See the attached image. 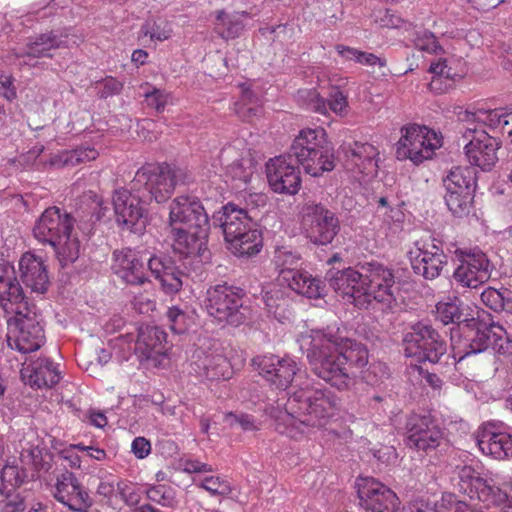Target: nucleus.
I'll list each match as a JSON object with an SVG mask.
<instances>
[{"instance_id": "nucleus-36", "label": "nucleus", "mask_w": 512, "mask_h": 512, "mask_svg": "<svg viewBox=\"0 0 512 512\" xmlns=\"http://www.w3.org/2000/svg\"><path fill=\"white\" fill-rule=\"evenodd\" d=\"M63 43L61 37L55 32L43 33L30 40L22 51L16 53V57H52L51 51L62 47Z\"/></svg>"}, {"instance_id": "nucleus-55", "label": "nucleus", "mask_w": 512, "mask_h": 512, "mask_svg": "<svg viewBox=\"0 0 512 512\" xmlns=\"http://www.w3.org/2000/svg\"><path fill=\"white\" fill-rule=\"evenodd\" d=\"M123 83L112 76L106 77L101 83L97 91V96L100 99H107L109 97L119 95L123 90Z\"/></svg>"}, {"instance_id": "nucleus-62", "label": "nucleus", "mask_w": 512, "mask_h": 512, "mask_svg": "<svg viewBox=\"0 0 512 512\" xmlns=\"http://www.w3.org/2000/svg\"><path fill=\"white\" fill-rule=\"evenodd\" d=\"M131 449L138 459H143L150 454L151 444L144 437H136L132 442Z\"/></svg>"}, {"instance_id": "nucleus-21", "label": "nucleus", "mask_w": 512, "mask_h": 512, "mask_svg": "<svg viewBox=\"0 0 512 512\" xmlns=\"http://www.w3.org/2000/svg\"><path fill=\"white\" fill-rule=\"evenodd\" d=\"M253 363L267 382L282 390L287 389L301 374L297 362L290 357L258 356L253 359Z\"/></svg>"}, {"instance_id": "nucleus-39", "label": "nucleus", "mask_w": 512, "mask_h": 512, "mask_svg": "<svg viewBox=\"0 0 512 512\" xmlns=\"http://www.w3.org/2000/svg\"><path fill=\"white\" fill-rule=\"evenodd\" d=\"M475 195L445 194L444 200L448 210L456 218L474 216Z\"/></svg>"}, {"instance_id": "nucleus-2", "label": "nucleus", "mask_w": 512, "mask_h": 512, "mask_svg": "<svg viewBox=\"0 0 512 512\" xmlns=\"http://www.w3.org/2000/svg\"><path fill=\"white\" fill-rule=\"evenodd\" d=\"M325 278L331 288L351 299L360 309L375 308L377 304L390 306L395 300L392 292L394 274L378 262H366L360 271L351 267L329 270Z\"/></svg>"}, {"instance_id": "nucleus-58", "label": "nucleus", "mask_w": 512, "mask_h": 512, "mask_svg": "<svg viewBox=\"0 0 512 512\" xmlns=\"http://www.w3.org/2000/svg\"><path fill=\"white\" fill-rule=\"evenodd\" d=\"M327 110L330 109L335 114L343 115L348 107L347 96L338 88H333L329 94V100L326 101Z\"/></svg>"}, {"instance_id": "nucleus-19", "label": "nucleus", "mask_w": 512, "mask_h": 512, "mask_svg": "<svg viewBox=\"0 0 512 512\" xmlns=\"http://www.w3.org/2000/svg\"><path fill=\"white\" fill-rule=\"evenodd\" d=\"M495 323H488L479 318H466L460 324V333L463 337L457 346H453L458 361L465 357L482 353L491 346V334Z\"/></svg>"}, {"instance_id": "nucleus-35", "label": "nucleus", "mask_w": 512, "mask_h": 512, "mask_svg": "<svg viewBox=\"0 0 512 512\" xmlns=\"http://www.w3.org/2000/svg\"><path fill=\"white\" fill-rule=\"evenodd\" d=\"M237 154L232 147L225 148L221 151L220 160L225 165L226 174L233 180L240 181L244 184L248 183L255 172V161L251 156H242L229 162L230 158Z\"/></svg>"}, {"instance_id": "nucleus-9", "label": "nucleus", "mask_w": 512, "mask_h": 512, "mask_svg": "<svg viewBox=\"0 0 512 512\" xmlns=\"http://www.w3.org/2000/svg\"><path fill=\"white\" fill-rule=\"evenodd\" d=\"M300 254L289 247H277L274 251L273 262L279 269L278 280L287 284L297 294L310 299L322 298L326 295V285L320 279L306 271L298 270Z\"/></svg>"}, {"instance_id": "nucleus-16", "label": "nucleus", "mask_w": 512, "mask_h": 512, "mask_svg": "<svg viewBox=\"0 0 512 512\" xmlns=\"http://www.w3.org/2000/svg\"><path fill=\"white\" fill-rule=\"evenodd\" d=\"M15 313L14 329L10 328L7 335V342L11 348L26 354L38 350L44 343V330L39 322L30 315L31 311L24 307L11 308Z\"/></svg>"}, {"instance_id": "nucleus-53", "label": "nucleus", "mask_w": 512, "mask_h": 512, "mask_svg": "<svg viewBox=\"0 0 512 512\" xmlns=\"http://www.w3.org/2000/svg\"><path fill=\"white\" fill-rule=\"evenodd\" d=\"M144 98L149 107L154 108L157 112H162L168 103L169 94L163 90L152 88L144 93Z\"/></svg>"}, {"instance_id": "nucleus-7", "label": "nucleus", "mask_w": 512, "mask_h": 512, "mask_svg": "<svg viewBox=\"0 0 512 512\" xmlns=\"http://www.w3.org/2000/svg\"><path fill=\"white\" fill-rule=\"evenodd\" d=\"M214 219L219 222L228 249L238 257H252L262 249V235L248 212L233 203L222 207Z\"/></svg>"}, {"instance_id": "nucleus-24", "label": "nucleus", "mask_w": 512, "mask_h": 512, "mask_svg": "<svg viewBox=\"0 0 512 512\" xmlns=\"http://www.w3.org/2000/svg\"><path fill=\"white\" fill-rule=\"evenodd\" d=\"M112 270L128 285L143 286L149 282L147 263L139 252L130 248L114 251Z\"/></svg>"}, {"instance_id": "nucleus-29", "label": "nucleus", "mask_w": 512, "mask_h": 512, "mask_svg": "<svg viewBox=\"0 0 512 512\" xmlns=\"http://www.w3.org/2000/svg\"><path fill=\"white\" fill-rule=\"evenodd\" d=\"M180 255V264L172 271L166 274L159 282L162 290L166 294L179 292L187 282L192 272L200 269L204 262L210 258H203L198 254L178 253Z\"/></svg>"}, {"instance_id": "nucleus-12", "label": "nucleus", "mask_w": 512, "mask_h": 512, "mask_svg": "<svg viewBox=\"0 0 512 512\" xmlns=\"http://www.w3.org/2000/svg\"><path fill=\"white\" fill-rule=\"evenodd\" d=\"M406 445L426 455L443 454L450 449L444 431L430 415H411L406 422Z\"/></svg>"}, {"instance_id": "nucleus-49", "label": "nucleus", "mask_w": 512, "mask_h": 512, "mask_svg": "<svg viewBox=\"0 0 512 512\" xmlns=\"http://www.w3.org/2000/svg\"><path fill=\"white\" fill-rule=\"evenodd\" d=\"M147 497L151 501L164 507H174L176 505L173 489L165 485H157L149 488L147 490Z\"/></svg>"}, {"instance_id": "nucleus-57", "label": "nucleus", "mask_w": 512, "mask_h": 512, "mask_svg": "<svg viewBox=\"0 0 512 512\" xmlns=\"http://www.w3.org/2000/svg\"><path fill=\"white\" fill-rule=\"evenodd\" d=\"M117 491L121 498L129 506H134L140 502L141 496L134 484L127 481L117 483Z\"/></svg>"}, {"instance_id": "nucleus-26", "label": "nucleus", "mask_w": 512, "mask_h": 512, "mask_svg": "<svg viewBox=\"0 0 512 512\" xmlns=\"http://www.w3.org/2000/svg\"><path fill=\"white\" fill-rule=\"evenodd\" d=\"M476 443L483 454L494 459L512 456V434L502 431L496 423L483 424L476 433Z\"/></svg>"}, {"instance_id": "nucleus-5", "label": "nucleus", "mask_w": 512, "mask_h": 512, "mask_svg": "<svg viewBox=\"0 0 512 512\" xmlns=\"http://www.w3.org/2000/svg\"><path fill=\"white\" fill-rule=\"evenodd\" d=\"M306 357L313 373L338 390L347 389L354 377L335 345L333 329L312 330Z\"/></svg>"}, {"instance_id": "nucleus-33", "label": "nucleus", "mask_w": 512, "mask_h": 512, "mask_svg": "<svg viewBox=\"0 0 512 512\" xmlns=\"http://www.w3.org/2000/svg\"><path fill=\"white\" fill-rule=\"evenodd\" d=\"M411 267L415 274L427 280H433L440 276L447 264V256L444 252H410Z\"/></svg>"}, {"instance_id": "nucleus-60", "label": "nucleus", "mask_w": 512, "mask_h": 512, "mask_svg": "<svg viewBox=\"0 0 512 512\" xmlns=\"http://www.w3.org/2000/svg\"><path fill=\"white\" fill-rule=\"evenodd\" d=\"M441 507L446 508L447 512H482L470 508L464 501L458 500L454 494H443L441 498Z\"/></svg>"}, {"instance_id": "nucleus-44", "label": "nucleus", "mask_w": 512, "mask_h": 512, "mask_svg": "<svg viewBox=\"0 0 512 512\" xmlns=\"http://www.w3.org/2000/svg\"><path fill=\"white\" fill-rule=\"evenodd\" d=\"M198 487L206 490L212 496L226 497L232 492L230 483L219 476H205L193 479Z\"/></svg>"}, {"instance_id": "nucleus-56", "label": "nucleus", "mask_w": 512, "mask_h": 512, "mask_svg": "<svg viewBox=\"0 0 512 512\" xmlns=\"http://www.w3.org/2000/svg\"><path fill=\"white\" fill-rule=\"evenodd\" d=\"M415 46L419 50L429 53H438V51L442 50L434 34L429 31H423L418 34L415 39Z\"/></svg>"}, {"instance_id": "nucleus-10", "label": "nucleus", "mask_w": 512, "mask_h": 512, "mask_svg": "<svg viewBox=\"0 0 512 512\" xmlns=\"http://www.w3.org/2000/svg\"><path fill=\"white\" fill-rule=\"evenodd\" d=\"M244 296L243 289L227 283L213 286L207 290L206 311L219 322L239 326L249 316V308L243 304Z\"/></svg>"}, {"instance_id": "nucleus-17", "label": "nucleus", "mask_w": 512, "mask_h": 512, "mask_svg": "<svg viewBox=\"0 0 512 512\" xmlns=\"http://www.w3.org/2000/svg\"><path fill=\"white\" fill-rule=\"evenodd\" d=\"M452 481L459 492L468 495L471 499L477 498L487 506L500 504L506 499L501 488L481 478L472 466H456Z\"/></svg>"}, {"instance_id": "nucleus-31", "label": "nucleus", "mask_w": 512, "mask_h": 512, "mask_svg": "<svg viewBox=\"0 0 512 512\" xmlns=\"http://www.w3.org/2000/svg\"><path fill=\"white\" fill-rule=\"evenodd\" d=\"M166 333L158 326L142 325L138 329L135 353L141 359H150L164 352Z\"/></svg>"}, {"instance_id": "nucleus-41", "label": "nucleus", "mask_w": 512, "mask_h": 512, "mask_svg": "<svg viewBox=\"0 0 512 512\" xmlns=\"http://www.w3.org/2000/svg\"><path fill=\"white\" fill-rule=\"evenodd\" d=\"M461 304L458 300L438 302L436 305V318L444 325L456 324L460 332V324L463 323Z\"/></svg>"}, {"instance_id": "nucleus-6", "label": "nucleus", "mask_w": 512, "mask_h": 512, "mask_svg": "<svg viewBox=\"0 0 512 512\" xmlns=\"http://www.w3.org/2000/svg\"><path fill=\"white\" fill-rule=\"evenodd\" d=\"M74 220L70 214L53 206L47 208L33 228L35 238L49 244L62 267L74 263L80 253V242L72 236Z\"/></svg>"}, {"instance_id": "nucleus-34", "label": "nucleus", "mask_w": 512, "mask_h": 512, "mask_svg": "<svg viewBox=\"0 0 512 512\" xmlns=\"http://www.w3.org/2000/svg\"><path fill=\"white\" fill-rule=\"evenodd\" d=\"M28 374L31 386L51 388L60 381L58 368L47 358H38L22 369V375Z\"/></svg>"}, {"instance_id": "nucleus-3", "label": "nucleus", "mask_w": 512, "mask_h": 512, "mask_svg": "<svg viewBox=\"0 0 512 512\" xmlns=\"http://www.w3.org/2000/svg\"><path fill=\"white\" fill-rule=\"evenodd\" d=\"M277 430L291 438L325 426L340 409V399L329 390L300 388L285 403Z\"/></svg>"}, {"instance_id": "nucleus-64", "label": "nucleus", "mask_w": 512, "mask_h": 512, "mask_svg": "<svg viewBox=\"0 0 512 512\" xmlns=\"http://www.w3.org/2000/svg\"><path fill=\"white\" fill-rule=\"evenodd\" d=\"M184 471L187 473H208L212 472L211 465L200 462L199 460H187L184 463Z\"/></svg>"}, {"instance_id": "nucleus-40", "label": "nucleus", "mask_w": 512, "mask_h": 512, "mask_svg": "<svg viewBox=\"0 0 512 512\" xmlns=\"http://www.w3.org/2000/svg\"><path fill=\"white\" fill-rule=\"evenodd\" d=\"M429 72L433 74L429 87L432 91L436 92H442L451 86L450 83H445L443 87L442 79L446 82H453L460 77L457 73L452 71V68L447 65V61L445 59H440L436 63H431Z\"/></svg>"}, {"instance_id": "nucleus-51", "label": "nucleus", "mask_w": 512, "mask_h": 512, "mask_svg": "<svg viewBox=\"0 0 512 512\" xmlns=\"http://www.w3.org/2000/svg\"><path fill=\"white\" fill-rule=\"evenodd\" d=\"M167 319L170 329L176 334H183L190 325V318L187 314L174 306L167 311Z\"/></svg>"}, {"instance_id": "nucleus-54", "label": "nucleus", "mask_w": 512, "mask_h": 512, "mask_svg": "<svg viewBox=\"0 0 512 512\" xmlns=\"http://www.w3.org/2000/svg\"><path fill=\"white\" fill-rule=\"evenodd\" d=\"M98 153L94 148H78L65 154L64 163L76 165L82 162L94 160Z\"/></svg>"}, {"instance_id": "nucleus-27", "label": "nucleus", "mask_w": 512, "mask_h": 512, "mask_svg": "<svg viewBox=\"0 0 512 512\" xmlns=\"http://www.w3.org/2000/svg\"><path fill=\"white\" fill-rule=\"evenodd\" d=\"M347 166L360 174L374 177L378 172L377 149L370 143L353 142L342 147Z\"/></svg>"}, {"instance_id": "nucleus-46", "label": "nucleus", "mask_w": 512, "mask_h": 512, "mask_svg": "<svg viewBox=\"0 0 512 512\" xmlns=\"http://www.w3.org/2000/svg\"><path fill=\"white\" fill-rule=\"evenodd\" d=\"M253 97L251 91L245 90L242 95V102L236 104L235 111L244 121H251L262 113L261 105L254 104Z\"/></svg>"}, {"instance_id": "nucleus-23", "label": "nucleus", "mask_w": 512, "mask_h": 512, "mask_svg": "<svg viewBox=\"0 0 512 512\" xmlns=\"http://www.w3.org/2000/svg\"><path fill=\"white\" fill-rule=\"evenodd\" d=\"M360 505L369 512H396L398 497L378 480L366 477L357 480Z\"/></svg>"}, {"instance_id": "nucleus-14", "label": "nucleus", "mask_w": 512, "mask_h": 512, "mask_svg": "<svg viewBox=\"0 0 512 512\" xmlns=\"http://www.w3.org/2000/svg\"><path fill=\"white\" fill-rule=\"evenodd\" d=\"M401 131L404 133L396 148L399 160L410 159L415 164L422 163L430 159L441 145L437 134L425 126L411 125Z\"/></svg>"}, {"instance_id": "nucleus-43", "label": "nucleus", "mask_w": 512, "mask_h": 512, "mask_svg": "<svg viewBox=\"0 0 512 512\" xmlns=\"http://www.w3.org/2000/svg\"><path fill=\"white\" fill-rule=\"evenodd\" d=\"M511 294V291L506 288L497 290L495 288L488 287L481 293V300L491 310L499 312L504 310L512 301Z\"/></svg>"}, {"instance_id": "nucleus-11", "label": "nucleus", "mask_w": 512, "mask_h": 512, "mask_svg": "<svg viewBox=\"0 0 512 512\" xmlns=\"http://www.w3.org/2000/svg\"><path fill=\"white\" fill-rule=\"evenodd\" d=\"M404 352L420 362L436 364L447 352V343L429 323L419 321L410 326L403 336Z\"/></svg>"}, {"instance_id": "nucleus-38", "label": "nucleus", "mask_w": 512, "mask_h": 512, "mask_svg": "<svg viewBox=\"0 0 512 512\" xmlns=\"http://www.w3.org/2000/svg\"><path fill=\"white\" fill-rule=\"evenodd\" d=\"M263 301L268 312L277 320L283 322L289 320L291 316L290 299L278 287L266 291L263 295Z\"/></svg>"}, {"instance_id": "nucleus-13", "label": "nucleus", "mask_w": 512, "mask_h": 512, "mask_svg": "<svg viewBox=\"0 0 512 512\" xmlns=\"http://www.w3.org/2000/svg\"><path fill=\"white\" fill-rule=\"evenodd\" d=\"M301 214L303 233L315 245L324 246L332 243L340 231V222L335 213L321 203H305Z\"/></svg>"}, {"instance_id": "nucleus-15", "label": "nucleus", "mask_w": 512, "mask_h": 512, "mask_svg": "<svg viewBox=\"0 0 512 512\" xmlns=\"http://www.w3.org/2000/svg\"><path fill=\"white\" fill-rule=\"evenodd\" d=\"M454 253L459 261L453 273L457 284L466 288H477L490 279L492 265L481 250L456 249Z\"/></svg>"}, {"instance_id": "nucleus-22", "label": "nucleus", "mask_w": 512, "mask_h": 512, "mask_svg": "<svg viewBox=\"0 0 512 512\" xmlns=\"http://www.w3.org/2000/svg\"><path fill=\"white\" fill-rule=\"evenodd\" d=\"M54 498L74 512H87L93 499L71 471L64 470L56 476Z\"/></svg>"}, {"instance_id": "nucleus-30", "label": "nucleus", "mask_w": 512, "mask_h": 512, "mask_svg": "<svg viewBox=\"0 0 512 512\" xmlns=\"http://www.w3.org/2000/svg\"><path fill=\"white\" fill-rule=\"evenodd\" d=\"M0 305L7 312L11 311L13 305L28 310V304L17 280L14 266L8 262L0 263Z\"/></svg>"}, {"instance_id": "nucleus-8", "label": "nucleus", "mask_w": 512, "mask_h": 512, "mask_svg": "<svg viewBox=\"0 0 512 512\" xmlns=\"http://www.w3.org/2000/svg\"><path fill=\"white\" fill-rule=\"evenodd\" d=\"M291 157H295L304 171L313 177L335 168L334 147L322 128L301 130L290 147Z\"/></svg>"}, {"instance_id": "nucleus-61", "label": "nucleus", "mask_w": 512, "mask_h": 512, "mask_svg": "<svg viewBox=\"0 0 512 512\" xmlns=\"http://www.w3.org/2000/svg\"><path fill=\"white\" fill-rule=\"evenodd\" d=\"M484 118H481L480 115L476 114H467V118H472L475 120H481L483 122H487L491 128L500 129L502 131L503 125L507 122L506 113L499 112L497 110L490 111L488 113H480Z\"/></svg>"}, {"instance_id": "nucleus-4", "label": "nucleus", "mask_w": 512, "mask_h": 512, "mask_svg": "<svg viewBox=\"0 0 512 512\" xmlns=\"http://www.w3.org/2000/svg\"><path fill=\"white\" fill-rule=\"evenodd\" d=\"M168 223L175 253L198 254L203 258H210L207 248L210 221L198 198L178 196L173 199Z\"/></svg>"}, {"instance_id": "nucleus-25", "label": "nucleus", "mask_w": 512, "mask_h": 512, "mask_svg": "<svg viewBox=\"0 0 512 512\" xmlns=\"http://www.w3.org/2000/svg\"><path fill=\"white\" fill-rule=\"evenodd\" d=\"M266 175L270 187L276 193L293 195L300 189V171L285 156L270 159L266 164Z\"/></svg>"}, {"instance_id": "nucleus-1", "label": "nucleus", "mask_w": 512, "mask_h": 512, "mask_svg": "<svg viewBox=\"0 0 512 512\" xmlns=\"http://www.w3.org/2000/svg\"><path fill=\"white\" fill-rule=\"evenodd\" d=\"M189 175L183 168L167 163H149L139 168L131 181V189L114 191L112 203L116 222L133 233L146 226V205L151 200L166 201L175 187L186 183Z\"/></svg>"}, {"instance_id": "nucleus-63", "label": "nucleus", "mask_w": 512, "mask_h": 512, "mask_svg": "<svg viewBox=\"0 0 512 512\" xmlns=\"http://www.w3.org/2000/svg\"><path fill=\"white\" fill-rule=\"evenodd\" d=\"M145 35H149L152 40L164 41L170 37V31L161 29L158 25L153 24L150 26L146 24L142 28Z\"/></svg>"}, {"instance_id": "nucleus-42", "label": "nucleus", "mask_w": 512, "mask_h": 512, "mask_svg": "<svg viewBox=\"0 0 512 512\" xmlns=\"http://www.w3.org/2000/svg\"><path fill=\"white\" fill-rule=\"evenodd\" d=\"M476 182V170L470 166L453 167L447 176L443 178V185L445 189L456 188V186H468V184H475Z\"/></svg>"}, {"instance_id": "nucleus-50", "label": "nucleus", "mask_w": 512, "mask_h": 512, "mask_svg": "<svg viewBox=\"0 0 512 512\" xmlns=\"http://www.w3.org/2000/svg\"><path fill=\"white\" fill-rule=\"evenodd\" d=\"M491 346L495 352L499 354H508L512 352V340L508 337L506 330L494 324V329L491 334Z\"/></svg>"}, {"instance_id": "nucleus-47", "label": "nucleus", "mask_w": 512, "mask_h": 512, "mask_svg": "<svg viewBox=\"0 0 512 512\" xmlns=\"http://www.w3.org/2000/svg\"><path fill=\"white\" fill-rule=\"evenodd\" d=\"M178 264L168 256H152L147 261L150 273L160 281L166 274L172 271Z\"/></svg>"}, {"instance_id": "nucleus-45", "label": "nucleus", "mask_w": 512, "mask_h": 512, "mask_svg": "<svg viewBox=\"0 0 512 512\" xmlns=\"http://www.w3.org/2000/svg\"><path fill=\"white\" fill-rule=\"evenodd\" d=\"M338 53L347 60H355L358 63L380 67L385 66L386 62L384 59L379 58L373 53L362 52L354 48L346 47L343 45L337 46Z\"/></svg>"}, {"instance_id": "nucleus-20", "label": "nucleus", "mask_w": 512, "mask_h": 512, "mask_svg": "<svg viewBox=\"0 0 512 512\" xmlns=\"http://www.w3.org/2000/svg\"><path fill=\"white\" fill-rule=\"evenodd\" d=\"M471 136L470 141L465 145V155L471 165L489 171L498 161L497 150L499 143L486 131L478 129L476 124L473 127H466L464 137Z\"/></svg>"}, {"instance_id": "nucleus-59", "label": "nucleus", "mask_w": 512, "mask_h": 512, "mask_svg": "<svg viewBox=\"0 0 512 512\" xmlns=\"http://www.w3.org/2000/svg\"><path fill=\"white\" fill-rule=\"evenodd\" d=\"M25 508V500L19 493H9L0 501L1 512H22Z\"/></svg>"}, {"instance_id": "nucleus-32", "label": "nucleus", "mask_w": 512, "mask_h": 512, "mask_svg": "<svg viewBox=\"0 0 512 512\" xmlns=\"http://www.w3.org/2000/svg\"><path fill=\"white\" fill-rule=\"evenodd\" d=\"M333 339L350 371L353 368L363 369L368 365L369 353L365 345L341 335L339 329L333 330Z\"/></svg>"}, {"instance_id": "nucleus-37", "label": "nucleus", "mask_w": 512, "mask_h": 512, "mask_svg": "<svg viewBox=\"0 0 512 512\" xmlns=\"http://www.w3.org/2000/svg\"><path fill=\"white\" fill-rule=\"evenodd\" d=\"M247 12H235L227 14L223 10L216 12V31L223 39H235L240 36L244 30L243 18L247 17Z\"/></svg>"}, {"instance_id": "nucleus-48", "label": "nucleus", "mask_w": 512, "mask_h": 512, "mask_svg": "<svg viewBox=\"0 0 512 512\" xmlns=\"http://www.w3.org/2000/svg\"><path fill=\"white\" fill-rule=\"evenodd\" d=\"M298 98L314 112L323 115L327 114L326 100L320 96L316 89H300L298 91Z\"/></svg>"}, {"instance_id": "nucleus-52", "label": "nucleus", "mask_w": 512, "mask_h": 512, "mask_svg": "<svg viewBox=\"0 0 512 512\" xmlns=\"http://www.w3.org/2000/svg\"><path fill=\"white\" fill-rule=\"evenodd\" d=\"M224 421L230 426L239 425L245 431L257 430L255 419L248 414L229 412L225 414Z\"/></svg>"}, {"instance_id": "nucleus-28", "label": "nucleus", "mask_w": 512, "mask_h": 512, "mask_svg": "<svg viewBox=\"0 0 512 512\" xmlns=\"http://www.w3.org/2000/svg\"><path fill=\"white\" fill-rule=\"evenodd\" d=\"M22 283L32 292L43 294L49 286L47 267L41 257L31 252L24 253L19 260Z\"/></svg>"}, {"instance_id": "nucleus-18", "label": "nucleus", "mask_w": 512, "mask_h": 512, "mask_svg": "<svg viewBox=\"0 0 512 512\" xmlns=\"http://www.w3.org/2000/svg\"><path fill=\"white\" fill-rule=\"evenodd\" d=\"M191 373L201 380L218 381L232 375L230 363L210 342L197 347L191 358Z\"/></svg>"}]
</instances>
